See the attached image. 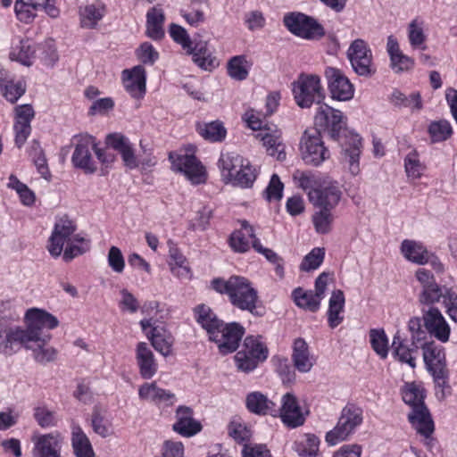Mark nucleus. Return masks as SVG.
<instances>
[{"label":"nucleus","instance_id":"6e6d98bb","mask_svg":"<svg viewBox=\"0 0 457 457\" xmlns=\"http://www.w3.org/2000/svg\"><path fill=\"white\" fill-rule=\"evenodd\" d=\"M228 73L236 80H244L248 75L246 60L243 55L232 57L228 62Z\"/></svg>","mask_w":457,"mask_h":457},{"label":"nucleus","instance_id":"39448f33","mask_svg":"<svg viewBox=\"0 0 457 457\" xmlns=\"http://www.w3.org/2000/svg\"><path fill=\"white\" fill-rule=\"evenodd\" d=\"M292 87L295 101L301 108H310L313 104L320 106L325 99L320 79L317 75L300 74Z\"/></svg>","mask_w":457,"mask_h":457},{"label":"nucleus","instance_id":"cd10ccee","mask_svg":"<svg viewBox=\"0 0 457 457\" xmlns=\"http://www.w3.org/2000/svg\"><path fill=\"white\" fill-rule=\"evenodd\" d=\"M400 252L402 255L410 262L425 265L428 263L430 252L420 242L404 239L401 243Z\"/></svg>","mask_w":457,"mask_h":457},{"label":"nucleus","instance_id":"ea45409f","mask_svg":"<svg viewBox=\"0 0 457 457\" xmlns=\"http://www.w3.org/2000/svg\"><path fill=\"white\" fill-rule=\"evenodd\" d=\"M345 295L340 289L334 290L328 301V321L331 328L337 327L343 321L340 313L345 307Z\"/></svg>","mask_w":457,"mask_h":457},{"label":"nucleus","instance_id":"6ab92c4d","mask_svg":"<svg viewBox=\"0 0 457 457\" xmlns=\"http://www.w3.org/2000/svg\"><path fill=\"white\" fill-rule=\"evenodd\" d=\"M307 413L308 411H303L296 397L293 394L287 393L283 395L279 417L287 427L295 428L302 426L305 421Z\"/></svg>","mask_w":457,"mask_h":457},{"label":"nucleus","instance_id":"ddd939ff","mask_svg":"<svg viewBox=\"0 0 457 457\" xmlns=\"http://www.w3.org/2000/svg\"><path fill=\"white\" fill-rule=\"evenodd\" d=\"M353 69L360 76L372 74L370 69L372 63V53L368 44L361 38L353 40L347 51Z\"/></svg>","mask_w":457,"mask_h":457},{"label":"nucleus","instance_id":"72a5a7b5","mask_svg":"<svg viewBox=\"0 0 457 457\" xmlns=\"http://www.w3.org/2000/svg\"><path fill=\"white\" fill-rule=\"evenodd\" d=\"M207 41L200 40L190 45L189 49H186L188 54L192 55L193 62L201 69L208 71L215 67V58L212 56L207 47Z\"/></svg>","mask_w":457,"mask_h":457},{"label":"nucleus","instance_id":"4be33fe9","mask_svg":"<svg viewBox=\"0 0 457 457\" xmlns=\"http://www.w3.org/2000/svg\"><path fill=\"white\" fill-rule=\"evenodd\" d=\"M27 333L25 328H11L4 317H0V353L10 355L13 353L15 345H22Z\"/></svg>","mask_w":457,"mask_h":457},{"label":"nucleus","instance_id":"20e7f679","mask_svg":"<svg viewBox=\"0 0 457 457\" xmlns=\"http://www.w3.org/2000/svg\"><path fill=\"white\" fill-rule=\"evenodd\" d=\"M420 348L426 368L436 384V395L439 399H444L445 389L449 387L445 349L434 341L424 342Z\"/></svg>","mask_w":457,"mask_h":457},{"label":"nucleus","instance_id":"f257e3e1","mask_svg":"<svg viewBox=\"0 0 457 457\" xmlns=\"http://www.w3.org/2000/svg\"><path fill=\"white\" fill-rule=\"evenodd\" d=\"M27 333L22 346L32 352L33 359L46 364L54 361L57 350L49 345L52 338L48 331L59 326L58 319L50 312L38 308H30L25 313Z\"/></svg>","mask_w":457,"mask_h":457},{"label":"nucleus","instance_id":"a18cd8bd","mask_svg":"<svg viewBox=\"0 0 457 457\" xmlns=\"http://www.w3.org/2000/svg\"><path fill=\"white\" fill-rule=\"evenodd\" d=\"M105 14V6L98 2L87 4L80 10L81 25L84 28L94 29Z\"/></svg>","mask_w":457,"mask_h":457},{"label":"nucleus","instance_id":"6e6552de","mask_svg":"<svg viewBox=\"0 0 457 457\" xmlns=\"http://www.w3.org/2000/svg\"><path fill=\"white\" fill-rule=\"evenodd\" d=\"M300 150L303 160L307 164L319 165L329 157L318 129H307L301 138Z\"/></svg>","mask_w":457,"mask_h":457},{"label":"nucleus","instance_id":"052dcab7","mask_svg":"<svg viewBox=\"0 0 457 457\" xmlns=\"http://www.w3.org/2000/svg\"><path fill=\"white\" fill-rule=\"evenodd\" d=\"M325 256L323 248L312 249L303 260L300 270L303 271H310L318 269L322 263Z\"/></svg>","mask_w":457,"mask_h":457},{"label":"nucleus","instance_id":"7ed1b4c3","mask_svg":"<svg viewBox=\"0 0 457 457\" xmlns=\"http://www.w3.org/2000/svg\"><path fill=\"white\" fill-rule=\"evenodd\" d=\"M403 402L411 407L408 420L413 428L425 437L434 431V422L424 403L423 390L414 383L406 384L402 392Z\"/></svg>","mask_w":457,"mask_h":457},{"label":"nucleus","instance_id":"de8ad7c7","mask_svg":"<svg viewBox=\"0 0 457 457\" xmlns=\"http://www.w3.org/2000/svg\"><path fill=\"white\" fill-rule=\"evenodd\" d=\"M295 304L310 312H316L320 305V300L312 290H303L301 287L295 288L292 293Z\"/></svg>","mask_w":457,"mask_h":457},{"label":"nucleus","instance_id":"c756f323","mask_svg":"<svg viewBox=\"0 0 457 457\" xmlns=\"http://www.w3.org/2000/svg\"><path fill=\"white\" fill-rule=\"evenodd\" d=\"M292 361L295 369L302 372H309L315 363L311 355L308 344L303 338H296L293 344Z\"/></svg>","mask_w":457,"mask_h":457},{"label":"nucleus","instance_id":"58836bf2","mask_svg":"<svg viewBox=\"0 0 457 457\" xmlns=\"http://www.w3.org/2000/svg\"><path fill=\"white\" fill-rule=\"evenodd\" d=\"M195 318L200 326L206 330L208 336L211 335L218 326L222 325V320H220L213 311L206 304H199L194 308Z\"/></svg>","mask_w":457,"mask_h":457},{"label":"nucleus","instance_id":"5fc2aeb1","mask_svg":"<svg viewBox=\"0 0 457 457\" xmlns=\"http://www.w3.org/2000/svg\"><path fill=\"white\" fill-rule=\"evenodd\" d=\"M331 209L321 208L312 216L315 230L320 234H327L331 230L334 217Z\"/></svg>","mask_w":457,"mask_h":457},{"label":"nucleus","instance_id":"774afa93","mask_svg":"<svg viewBox=\"0 0 457 457\" xmlns=\"http://www.w3.org/2000/svg\"><path fill=\"white\" fill-rule=\"evenodd\" d=\"M39 50V58L48 66H53L58 61V54L52 39L46 40Z\"/></svg>","mask_w":457,"mask_h":457},{"label":"nucleus","instance_id":"7c9ffc66","mask_svg":"<svg viewBox=\"0 0 457 457\" xmlns=\"http://www.w3.org/2000/svg\"><path fill=\"white\" fill-rule=\"evenodd\" d=\"M176 416L177 421L173 425V429L180 435L191 436L201 430V424L193 419V412L189 407H179Z\"/></svg>","mask_w":457,"mask_h":457},{"label":"nucleus","instance_id":"4d7b16f0","mask_svg":"<svg viewBox=\"0 0 457 457\" xmlns=\"http://www.w3.org/2000/svg\"><path fill=\"white\" fill-rule=\"evenodd\" d=\"M324 29L315 20L306 15L304 25H302L300 31L295 34L306 39H319L324 36Z\"/></svg>","mask_w":457,"mask_h":457},{"label":"nucleus","instance_id":"c85d7f7f","mask_svg":"<svg viewBox=\"0 0 457 457\" xmlns=\"http://www.w3.org/2000/svg\"><path fill=\"white\" fill-rule=\"evenodd\" d=\"M240 229L234 231L229 237V245L238 253H245L253 245V241L257 239L253 226L246 220H239Z\"/></svg>","mask_w":457,"mask_h":457},{"label":"nucleus","instance_id":"2eb2a0df","mask_svg":"<svg viewBox=\"0 0 457 457\" xmlns=\"http://www.w3.org/2000/svg\"><path fill=\"white\" fill-rule=\"evenodd\" d=\"M35 112L30 104H21L14 108L13 130L15 134V145L21 148L31 133V121Z\"/></svg>","mask_w":457,"mask_h":457},{"label":"nucleus","instance_id":"09e8293b","mask_svg":"<svg viewBox=\"0 0 457 457\" xmlns=\"http://www.w3.org/2000/svg\"><path fill=\"white\" fill-rule=\"evenodd\" d=\"M197 132L204 139L212 142L221 141L226 137V129L220 121L198 124Z\"/></svg>","mask_w":457,"mask_h":457},{"label":"nucleus","instance_id":"f704fd0d","mask_svg":"<svg viewBox=\"0 0 457 457\" xmlns=\"http://www.w3.org/2000/svg\"><path fill=\"white\" fill-rule=\"evenodd\" d=\"M71 441L76 457H95V452L87 436L77 424L71 426Z\"/></svg>","mask_w":457,"mask_h":457},{"label":"nucleus","instance_id":"8fccbe9b","mask_svg":"<svg viewBox=\"0 0 457 457\" xmlns=\"http://www.w3.org/2000/svg\"><path fill=\"white\" fill-rule=\"evenodd\" d=\"M293 179L296 181L299 187L307 192L309 198L310 193L316 191L323 181L319 176L311 171L296 170L293 175Z\"/></svg>","mask_w":457,"mask_h":457},{"label":"nucleus","instance_id":"5701e85b","mask_svg":"<svg viewBox=\"0 0 457 457\" xmlns=\"http://www.w3.org/2000/svg\"><path fill=\"white\" fill-rule=\"evenodd\" d=\"M316 191L310 193V202L316 206L333 209L340 201L341 191L332 182L323 180Z\"/></svg>","mask_w":457,"mask_h":457},{"label":"nucleus","instance_id":"49530a36","mask_svg":"<svg viewBox=\"0 0 457 457\" xmlns=\"http://www.w3.org/2000/svg\"><path fill=\"white\" fill-rule=\"evenodd\" d=\"M256 179V170L250 162L243 158L242 166H239L229 183L241 187H251Z\"/></svg>","mask_w":457,"mask_h":457},{"label":"nucleus","instance_id":"a211bd4d","mask_svg":"<svg viewBox=\"0 0 457 457\" xmlns=\"http://www.w3.org/2000/svg\"><path fill=\"white\" fill-rule=\"evenodd\" d=\"M33 457H62L63 438L59 432L34 436Z\"/></svg>","mask_w":457,"mask_h":457},{"label":"nucleus","instance_id":"338daca9","mask_svg":"<svg viewBox=\"0 0 457 457\" xmlns=\"http://www.w3.org/2000/svg\"><path fill=\"white\" fill-rule=\"evenodd\" d=\"M110 268L116 273H121L125 268V261L120 249L117 246H111L107 255Z\"/></svg>","mask_w":457,"mask_h":457},{"label":"nucleus","instance_id":"0eeeda50","mask_svg":"<svg viewBox=\"0 0 457 457\" xmlns=\"http://www.w3.org/2000/svg\"><path fill=\"white\" fill-rule=\"evenodd\" d=\"M362 422V413L359 408L345 406L336 427L327 432L325 440L329 445H336L348 439L354 429Z\"/></svg>","mask_w":457,"mask_h":457},{"label":"nucleus","instance_id":"1a4fd4ad","mask_svg":"<svg viewBox=\"0 0 457 457\" xmlns=\"http://www.w3.org/2000/svg\"><path fill=\"white\" fill-rule=\"evenodd\" d=\"M172 170L181 172L192 184H202L206 181V171L204 165L194 154H179L170 153Z\"/></svg>","mask_w":457,"mask_h":457},{"label":"nucleus","instance_id":"3c124183","mask_svg":"<svg viewBox=\"0 0 457 457\" xmlns=\"http://www.w3.org/2000/svg\"><path fill=\"white\" fill-rule=\"evenodd\" d=\"M428 130L433 142L445 141L453 135V128L446 120H438L430 122Z\"/></svg>","mask_w":457,"mask_h":457},{"label":"nucleus","instance_id":"37998d69","mask_svg":"<svg viewBox=\"0 0 457 457\" xmlns=\"http://www.w3.org/2000/svg\"><path fill=\"white\" fill-rule=\"evenodd\" d=\"M320 439L314 434H305L303 438L294 443L293 449L299 457H320Z\"/></svg>","mask_w":457,"mask_h":457},{"label":"nucleus","instance_id":"9d476101","mask_svg":"<svg viewBox=\"0 0 457 457\" xmlns=\"http://www.w3.org/2000/svg\"><path fill=\"white\" fill-rule=\"evenodd\" d=\"M245 333L244 328L237 323L231 322L218 326L211 332L209 338L217 344L219 352L221 354H228L235 352Z\"/></svg>","mask_w":457,"mask_h":457},{"label":"nucleus","instance_id":"a19ab883","mask_svg":"<svg viewBox=\"0 0 457 457\" xmlns=\"http://www.w3.org/2000/svg\"><path fill=\"white\" fill-rule=\"evenodd\" d=\"M46 0H16L14 11L17 19L24 23H30L37 16V11L46 4Z\"/></svg>","mask_w":457,"mask_h":457},{"label":"nucleus","instance_id":"0e129e2a","mask_svg":"<svg viewBox=\"0 0 457 457\" xmlns=\"http://www.w3.org/2000/svg\"><path fill=\"white\" fill-rule=\"evenodd\" d=\"M408 38L411 46L414 48H419L425 43L426 36L422 27L418 24L417 20H413L409 24Z\"/></svg>","mask_w":457,"mask_h":457},{"label":"nucleus","instance_id":"423d86ee","mask_svg":"<svg viewBox=\"0 0 457 457\" xmlns=\"http://www.w3.org/2000/svg\"><path fill=\"white\" fill-rule=\"evenodd\" d=\"M268 349L254 337H246L242 348L234 357L237 370L248 373L253 371L261 361L267 359Z\"/></svg>","mask_w":457,"mask_h":457},{"label":"nucleus","instance_id":"603ef678","mask_svg":"<svg viewBox=\"0 0 457 457\" xmlns=\"http://www.w3.org/2000/svg\"><path fill=\"white\" fill-rule=\"evenodd\" d=\"M26 92V83L19 80L13 82L11 79L2 87H0V94L10 103L14 104Z\"/></svg>","mask_w":457,"mask_h":457},{"label":"nucleus","instance_id":"e433bc0d","mask_svg":"<svg viewBox=\"0 0 457 457\" xmlns=\"http://www.w3.org/2000/svg\"><path fill=\"white\" fill-rule=\"evenodd\" d=\"M164 12L161 8L152 7L146 13V35L154 40H160L164 37L163 23Z\"/></svg>","mask_w":457,"mask_h":457},{"label":"nucleus","instance_id":"473e14b6","mask_svg":"<svg viewBox=\"0 0 457 457\" xmlns=\"http://www.w3.org/2000/svg\"><path fill=\"white\" fill-rule=\"evenodd\" d=\"M245 403L247 409L255 414H270L275 416L278 411L275 403L261 392H252L248 394Z\"/></svg>","mask_w":457,"mask_h":457},{"label":"nucleus","instance_id":"69168bd1","mask_svg":"<svg viewBox=\"0 0 457 457\" xmlns=\"http://www.w3.org/2000/svg\"><path fill=\"white\" fill-rule=\"evenodd\" d=\"M169 32L172 39L179 44L184 50L190 48V45H192L193 42L183 27L172 23L170 26Z\"/></svg>","mask_w":457,"mask_h":457},{"label":"nucleus","instance_id":"864d4df0","mask_svg":"<svg viewBox=\"0 0 457 457\" xmlns=\"http://www.w3.org/2000/svg\"><path fill=\"white\" fill-rule=\"evenodd\" d=\"M370 340L372 349L382 359L387 357L388 354V339L384 329H370Z\"/></svg>","mask_w":457,"mask_h":457},{"label":"nucleus","instance_id":"412c9836","mask_svg":"<svg viewBox=\"0 0 457 457\" xmlns=\"http://www.w3.org/2000/svg\"><path fill=\"white\" fill-rule=\"evenodd\" d=\"M126 91L134 98H142L146 91V71L142 65L134 66L122 71Z\"/></svg>","mask_w":457,"mask_h":457},{"label":"nucleus","instance_id":"e2e57ef3","mask_svg":"<svg viewBox=\"0 0 457 457\" xmlns=\"http://www.w3.org/2000/svg\"><path fill=\"white\" fill-rule=\"evenodd\" d=\"M137 57L145 64L153 65L159 58L158 52L152 44L145 42L140 45L136 52Z\"/></svg>","mask_w":457,"mask_h":457},{"label":"nucleus","instance_id":"680f3d73","mask_svg":"<svg viewBox=\"0 0 457 457\" xmlns=\"http://www.w3.org/2000/svg\"><path fill=\"white\" fill-rule=\"evenodd\" d=\"M445 307V312L452 320L457 322V293L453 287L445 288L441 298Z\"/></svg>","mask_w":457,"mask_h":457},{"label":"nucleus","instance_id":"9b49d317","mask_svg":"<svg viewBox=\"0 0 457 457\" xmlns=\"http://www.w3.org/2000/svg\"><path fill=\"white\" fill-rule=\"evenodd\" d=\"M414 277L421 287L418 296L420 303L434 305L441 301L443 293L447 287L440 286L430 270L425 268H419L415 271Z\"/></svg>","mask_w":457,"mask_h":457},{"label":"nucleus","instance_id":"bb28decb","mask_svg":"<svg viewBox=\"0 0 457 457\" xmlns=\"http://www.w3.org/2000/svg\"><path fill=\"white\" fill-rule=\"evenodd\" d=\"M257 139L262 142L263 146L269 155L276 157L278 161L286 158L285 145L281 140L280 132L278 130L261 129L255 136Z\"/></svg>","mask_w":457,"mask_h":457},{"label":"nucleus","instance_id":"f3484780","mask_svg":"<svg viewBox=\"0 0 457 457\" xmlns=\"http://www.w3.org/2000/svg\"><path fill=\"white\" fill-rule=\"evenodd\" d=\"M325 75L328 80V88L333 99L348 101L353 97V86L340 70L328 67L325 71Z\"/></svg>","mask_w":457,"mask_h":457},{"label":"nucleus","instance_id":"79ce46f5","mask_svg":"<svg viewBox=\"0 0 457 457\" xmlns=\"http://www.w3.org/2000/svg\"><path fill=\"white\" fill-rule=\"evenodd\" d=\"M148 337L154 348L162 355L168 356L171 353L173 338L164 328L160 326L154 327Z\"/></svg>","mask_w":457,"mask_h":457},{"label":"nucleus","instance_id":"b1692460","mask_svg":"<svg viewBox=\"0 0 457 457\" xmlns=\"http://www.w3.org/2000/svg\"><path fill=\"white\" fill-rule=\"evenodd\" d=\"M106 144L112 149L118 151L122 158L124 165L130 169L139 166V162L134 153L129 138L120 133H112L106 137Z\"/></svg>","mask_w":457,"mask_h":457},{"label":"nucleus","instance_id":"aec40b11","mask_svg":"<svg viewBox=\"0 0 457 457\" xmlns=\"http://www.w3.org/2000/svg\"><path fill=\"white\" fill-rule=\"evenodd\" d=\"M96 145L91 137H82L76 145L71 156V162L76 168L92 174L96 171V165L92 158L91 150L96 149Z\"/></svg>","mask_w":457,"mask_h":457},{"label":"nucleus","instance_id":"13d9d810","mask_svg":"<svg viewBox=\"0 0 457 457\" xmlns=\"http://www.w3.org/2000/svg\"><path fill=\"white\" fill-rule=\"evenodd\" d=\"M404 167L407 177L412 179L420 178L425 170V165L421 163L415 151L407 154L404 159Z\"/></svg>","mask_w":457,"mask_h":457},{"label":"nucleus","instance_id":"f03ea898","mask_svg":"<svg viewBox=\"0 0 457 457\" xmlns=\"http://www.w3.org/2000/svg\"><path fill=\"white\" fill-rule=\"evenodd\" d=\"M212 287L218 293L228 295L235 307L256 313L258 293L247 278L241 276H231L228 280L214 278Z\"/></svg>","mask_w":457,"mask_h":457},{"label":"nucleus","instance_id":"c03bdc74","mask_svg":"<svg viewBox=\"0 0 457 457\" xmlns=\"http://www.w3.org/2000/svg\"><path fill=\"white\" fill-rule=\"evenodd\" d=\"M35 57L36 46L29 39L21 40L10 53L11 60L19 62L25 66H30Z\"/></svg>","mask_w":457,"mask_h":457},{"label":"nucleus","instance_id":"dca6fc26","mask_svg":"<svg viewBox=\"0 0 457 457\" xmlns=\"http://www.w3.org/2000/svg\"><path fill=\"white\" fill-rule=\"evenodd\" d=\"M429 306V309L423 312L424 327L431 337L442 343H446L450 337V326L438 308Z\"/></svg>","mask_w":457,"mask_h":457},{"label":"nucleus","instance_id":"f8f14e48","mask_svg":"<svg viewBox=\"0 0 457 457\" xmlns=\"http://www.w3.org/2000/svg\"><path fill=\"white\" fill-rule=\"evenodd\" d=\"M314 124L320 129L328 130L330 137L337 140L342 129L345 128V121L342 112L326 104L319 106L314 116Z\"/></svg>","mask_w":457,"mask_h":457},{"label":"nucleus","instance_id":"4c0bfd02","mask_svg":"<svg viewBox=\"0 0 457 457\" xmlns=\"http://www.w3.org/2000/svg\"><path fill=\"white\" fill-rule=\"evenodd\" d=\"M243 157L234 152L221 153L218 161V167L222 180L229 183L237 168L242 166Z\"/></svg>","mask_w":457,"mask_h":457},{"label":"nucleus","instance_id":"c9c22d12","mask_svg":"<svg viewBox=\"0 0 457 457\" xmlns=\"http://www.w3.org/2000/svg\"><path fill=\"white\" fill-rule=\"evenodd\" d=\"M361 139L358 136L351 137L349 146L343 148L342 162L348 168L352 175L355 176L360 171L359 159L361 154Z\"/></svg>","mask_w":457,"mask_h":457},{"label":"nucleus","instance_id":"2f4dec72","mask_svg":"<svg viewBox=\"0 0 457 457\" xmlns=\"http://www.w3.org/2000/svg\"><path fill=\"white\" fill-rule=\"evenodd\" d=\"M418 345L405 342L397 332L393 339V353L397 360L403 363H407L411 368L416 367V355L418 354Z\"/></svg>","mask_w":457,"mask_h":457},{"label":"nucleus","instance_id":"393cba45","mask_svg":"<svg viewBox=\"0 0 457 457\" xmlns=\"http://www.w3.org/2000/svg\"><path fill=\"white\" fill-rule=\"evenodd\" d=\"M138 396L142 401L157 405H172L176 399L173 393L159 387L155 382L142 384L138 388Z\"/></svg>","mask_w":457,"mask_h":457},{"label":"nucleus","instance_id":"4468645a","mask_svg":"<svg viewBox=\"0 0 457 457\" xmlns=\"http://www.w3.org/2000/svg\"><path fill=\"white\" fill-rule=\"evenodd\" d=\"M75 226L73 222L67 219H60L54 225L53 233L49 238L47 249L50 254L54 257H58L63 251L64 244H69L73 240Z\"/></svg>","mask_w":457,"mask_h":457},{"label":"nucleus","instance_id":"a878e982","mask_svg":"<svg viewBox=\"0 0 457 457\" xmlns=\"http://www.w3.org/2000/svg\"><path fill=\"white\" fill-rule=\"evenodd\" d=\"M136 359L140 376L145 379L152 378L157 372L158 364L150 347L145 342L137 345Z\"/></svg>","mask_w":457,"mask_h":457},{"label":"nucleus","instance_id":"bf43d9fd","mask_svg":"<svg viewBox=\"0 0 457 457\" xmlns=\"http://www.w3.org/2000/svg\"><path fill=\"white\" fill-rule=\"evenodd\" d=\"M88 250L89 245L83 237H74L73 240L67 244V247L63 251V259L66 262H70L73 258L85 253Z\"/></svg>","mask_w":457,"mask_h":457}]
</instances>
